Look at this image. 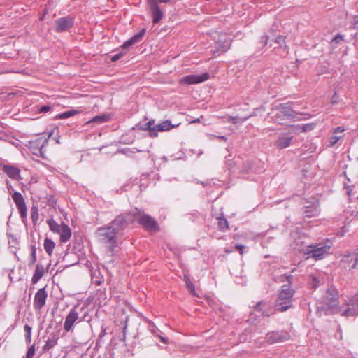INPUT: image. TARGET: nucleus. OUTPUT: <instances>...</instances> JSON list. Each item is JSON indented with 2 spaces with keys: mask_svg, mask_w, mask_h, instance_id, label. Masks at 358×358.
Returning <instances> with one entry per match:
<instances>
[{
  "mask_svg": "<svg viewBox=\"0 0 358 358\" xmlns=\"http://www.w3.org/2000/svg\"><path fill=\"white\" fill-rule=\"evenodd\" d=\"M294 290L289 285H283L278 294L275 307L279 311H285L292 306Z\"/></svg>",
  "mask_w": 358,
  "mask_h": 358,
  "instance_id": "nucleus-1",
  "label": "nucleus"
},
{
  "mask_svg": "<svg viewBox=\"0 0 358 358\" xmlns=\"http://www.w3.org/2000/svg\"><path fill=\"white\" fill-rule=\"evenodd\" d=\"M273 120L278 124H284L287 120H293L296 117L294 110L290 103H281L275 109Z\"/></svg>",
  "mask_w": 358,
  "mask_h": 358,
  "instance_id": "nucleus-2",
  "label": "nucleus"
},
{
  "mask_svg": "<svg viewBox=\"0 0 358 358\" xmlns=\"http://www.w3.org/2000/svg\"><path fill=\"white\" fill-rule=\"evenodd\" d=\"M215 50L213 55L223 54L228 51L231 46L233 40L229 38V35L225 32L217 33V36H215Z\"/></svg>",
  "mask_w": 358,
  "mask_h": 358,
  "instance_id": "nucleus-3",
  "label": "nucleus"
},
{
  "mask_svg": "<svg viewBox=\"0 0 358 358\" xmlns=\"http://www.w3.org/2000/svg\"><path fill=\"white\" fill-rule=\"evenodd\" d=\"M123 222H124V219L122 217H119L113 221L112 226L108 227L107 229H100V231H102L101 235L103 236V240L106 243H111L112 246H115V237L118 231V229L115 227L114 226L117 224H122Z\"/></svg>",
  "mask_w": 358,
  "mask_h": 358,
  "instance_id": "nucleus-4",
  "label": "nucleus"
},
{
  "mask_svg": "<svg viewBox=\"0 0 358 358\" xmlns=\"http://www.w3.org/2000/svg\"><path fill=\"white\" fill-rule=\"evenodd\" d=\"M137 217L139 224H141L146 230L150 231H158L159 230L157 222L151 216L138 213Z\"/></svg>",
  "mask_w": 358,
  "mask_h": 358,
  "instance_id": "nucleus-5",
  "label": "nucleus"
},
{
  "mask_svg": "<svg viewBox=\"0 0 358 358\" xmlns=\"http://www.w3.org/2000/svg\"><path fill=\"white\" fill-rule=\"evenodd\" d=\"M208 79L209 74L208 73H204L201 75H188L179 79L178 83L182 85H195L203 83Z\"/></svg>",
  "mask_w": 358,
  "mask_h": 358,
  "instance_id": "nucleus-6",
  "label": "nucleus"
},
{
  "mask_svg": "<svg viewBox=\"0 0 358 358\" xmlns=\"http://www.w3.org/2000/svg\"><path fill=\"white\" fill-rule=\"evenodd\" d=\"M330 246L324 244L310 245L308 248V254L312 255L315 260L322 259L328 253Z\"/></svg>",
  "mask_w": 358,
  "mask_h": 358,
  "instance_id": "nucleus-7",
  "label": "nucleus"
},
{
  "mask_svg": "<svg viewBox=\"0 0 358 358\" xmlns=\"http://www.w3.org/2000/svg\"><path fill=\"white\" fill-rule=\"evenodd\" d=\"M12 199L17 206L20 216L22 218L25 219L27 215V209L23 196L21 193L15 192L12 195Z\"/></svg>",
  "mask_w": 358,
  "mask_h": 358,
  "instance_id": "nucleus-8",
  "label": "nucleus"
},
{
  "mask_svg": "<svg viewBox=\"0 0 358 358\" xmlns=\"http://www.w3.org/2000/svg\"><path fill=\"white\" fill-rule=\"evenodd\" d=\"M291 338L290 334L287 331H282L278 332H271L266 335V339L269 344L278 342H284Z\"/></svg>",
  "mask_w": 358,
  "mask_h": 358,
  "instance_id": "nucleus-9",
  "label": "nucleus"
},
{
  "mask_svg": "<svg viewBox=\"0 0 358 358\" xmlns=\"http://www.w3.org/2000/svg\"><path fill=\"white\" fill-rule=\"evenodd\" d=\"M147 4L152 17V22L154 24L158 23L164 17L163 10L153 1H147Z\"/></svg>",
  "mask_w": 358,
  "mask_h": 358,
  "instance_id": "nucleus-10",
  "label": "nucleus"
},
{
  "mask_svg": "<svg viewBox=\"0 0 358 358\" xmlns=\"http://www.w3.org/2000/svg\"><path fill=\"white\" fill-rule=\"evenodd\" d=\"M79 314L75 308H72L65 318L64 329L69 332L73 329V325L78 322Z\"/></svg>",
  "mask_w": 358,
  "mask_h": 358,
  "instance_id": "nucleus-11",
  "label": "nucleus"
},
{
  "mask_svg": "<svg viewBox=\"0 0 358 358\" xmlns=\"http://www.w3.org/2000/svg\"><path fill=\"white\" fill-rule=\"evenodd\" d=\"M48 294L45 288H41L36 293L34 299V308L36 310H41L45 306Z\"/></svg>",
  "mask_w": 358,
  "mask_h": 358,
  "instance_id": "nucleus-12",
  "label": "nucleus"
},
{
  "mask_svg": "<svg viewBox=\"0 0 358 358\" xmlns=\"http://www.w3.org/2000/svg\"><path fill=\"white\" fill-rule=\"evenodd\" d=\"M2 170L9 178L15 180H20L22 177L20 176V169L13 165L3 164L2 166Z\"/></svg>",
  "mask_w": 358,
  "mask_h": 358,
  "instance_id": "nucleus-13",
  "label": "nucleus"
},
{
  "mask_svg": "<svg viewBox=\"0 0 358 358\" xmlns=\"http://www.w3.org/2000/svg\"><path fill=\"white\" fill-rule=\"evenodd\" d=\"M73 21L70 17H62L55 21L56 31L61 32L68 30L72 27Z\"/></svg>",
  "mask_w": 358,
  "mask_h": 358,
  "instance_id": "nucleus-14",
  "label": "nucleus"
},
{
  "mask_svg": "<svg viewBox=\"0 0 358 358\" xmlns=\"http://www.w3.org/2000/svg\"><path fill=\"white\" fill-rule=\"evenodd\" d=\"M345 128L342 126L338 127L335 128L333 131L332 136L329 138V146L333 147L334 145H336L339 140H341L343 138L341 134L344 132Z\"/></svg>",
  "mask_w": 358,
  "mask_h": 358,
  "instance_id": "nucleus-15",
  "label": "nucleus"
},
{
  "mask_svg": "<svg viewBox=\"0 0 358 358\" xmlns=\"http://www.w3.org/2000/svg\"><path fill=\"white\" fill-rule=\"evenodd\" d=\"M59 234H60V241L66 243L69 241L71 236V230L67 224L62 223V228Z\"/></svg>",
  "mask_w": 358,
  "mask_h": 358,
  "instance_id": "nucleus-16",
  "label": "nucleus"
},
{
  "mask_svg": "<svg viewBox=\"0 0 358 358\" xmlns=\"http://www.w3.org/2000/svg\"><path fill=\"white\" fill-rule=\"evenodd\" d=\"M293 139V136H280L278 138V139L275 142V145L280 148V149H282V148H285L288 146H289V145L291 144V142Z\"/></svg>",
  "mask_w": 358,
  "mask_h": 358,
  "instance_id": "nucleus-17",
  "label": "nucleus"
},
{
  "mask_svg": "<svg viewBox=\"0 0 358 358\" xmlns=\"http://www.w3.org/2000/svg\"><path fill=\"white\" fill-rule=\"evenodd\" d=\"M145 33V29H143L138 34L134 35L129 40L124 42V44L122 45V47L124 48H127L129 47L130 45H131L136 43H138V41H140L141 40V38L144 36Z\"/></svg>",
  "mask_w": 358,
  "mask_h": 358,
  "instance_id": "nucleus-18",
  "label": "nucleus"
},
{
  "mask_svg": "<svg viewBox=\"0 0 358 358\" xmlns=\"http://www.w3.org/2000/svg\"><path fill=\"white\" fill-rule=\"evenodd\" d=\"M179 125H180V123L171 124L170 120H165V121H163L162 122L157 124V129L160 132L169 131L171 130L172 129L178 127Z\"/></svg>",
  "mask_w": 358,
  "mask_h": 358,
  "instance_id": "nucleus-19",
  "label": "nucleus"
},
{
  "mask_svg": "<svg viewBox=\"0 0 358 358\" xmlns=\"http://www.w3.org/2000/svg\"><path fill=\"white\" fill-rule=\"evenodd\" d=\"M44 274V267L42 265L37 264L35 272L33 275L31 281L33 284L37 283Z\"/></svg>",
  "mask_w": 358,
  "mask_h": 358,
  "instance_id": "nucleus-20",
  "label": "nucleus"
},
{
  "mask_svg": "<svg viewBox=\"0 0 358 358\" xmlns=\"http://www.w3.org/2000/svg\"><path fill=\"white\" fill-rule=\"evenodd\" d=\"M44 249L49 256H51L55 247V243L50 238H45L44 240Z\"/></svg>",
  "mask_w": 358,
  "mask_h": 358,
  "instance_id": "nucleus-21",
  "label": "nucleus"
},
{
  "mask_svg": "<svg viewBox=\"0 0 358 358\" xmlns=\"http://www.w3.org/2000/svg\"><path fill=\"white\" fill-rule=\"evenodd\" d=\"M110 119V117L109 115H97L94 117L91 120L87 122V124L90 123H103L109 121Z\"/></svg>",
  "mask_w": 358,
  "mask_h": 358,
  "instance_id": "nucleus-22",
  "label": "nucleus"
},
{
  "mask_svg": "<svg viewBox=\"0 0 358 358\" xmlns=\"http://www.w3.org/2000/svg\"><path fill=\"white\" fill-rule=\"evenodd\" d=\"M50 231L54 233L59 234L62 228V224H59L54 219H49L47 220Z\"/></svg>",
  "mask_w": 358,
  "mask_h": 358,
  "instance_id": "nucleus-23",
  "label": "nucleus"
},
{
  "mask_svg": "<svg viewBox=\"0 0 358 358\" xmlns=\"http://www.w3.org/2000/svg\"><path fill=\"white\" fill-rule=\"evenodd\" d=\"M329 295L331 296L329 298L327 303L330 309H334L338 306V294L336 292H335L334 294L329 293Z\"/></svg>",
  "mask_w": 358,
  "mask_h": 358,
  "instance_id": "nucleus-24",
  "label": "nucleus"
},
{
  "mask_svg": "<svg viewBox=\"0 0 358 358\" xmlns=\"http://www.w3.org/2000/svg\"><path fill=\"white\" fill-rule=\"evenodd\" d=\"M316 127L315 123H309L304 124L301 125H297L295 127L296 129L300 132H307L310 131Z\"/></svg>",
  "mask_w": 358,
  "mask_h": 358,
  "instance_id": "nucleus-25",
  "label": "nucleus"
},
{
  "mask_svg": "<svg viewBox=\"0 0 358 358\" xmlns=\"http://www.w3.org/2000/svg\"><path fill=\"white\" fill-rule=\"evenodd\" d=\"M80 112V111L79 110H71L66 111L64 113L59 114L56 117V118H57V119H66V118H69V117H70L71 116H73V115H76L77 114H79Z\"/></svg>",
  "mask_w": 358,
  "mask_h": 358,
  "instance_id": "nucleus-26",
  "label": "nucleus"
},
{
  "mask_svg": "<svg viewBox=\"0 0 358 358\" xmlns=\"http://www.w3.org/2000/svg\"><path fill=\"white\" fill-rule=\"evenodd\" d=\"M31 215L34 224H36L39 219L38 210L36 206H33L31 209Z\"/></svg>",
  "mask_w": 358,
  "mask_h": 358,
  "instance_id": "nucleus-27",
  "label": "nucleus"
},
{
  "mask_svg": "<svg viewBox=\"0 0 358 358\" xmlns=\"http://www.w3.org/2000/svg\"><path fill=\"white\" fill-rule=\"evenodd\" d=\"M218 227L220 230L225 231L229 229L228 222L225 218L219 217L218 218Z\"/></svg>",
  "mask_w": 358,
  "mask_h": 358,
  "instance_id": "nucleus-28",
  "label": "nucleus"
},
{
  "mask_svg": "<svg viewBox=\"0 0 358 358\" xmlns=\"http://www.w3.org/2000/svg\"><path fill=\"white\" fill-rule=\"evenodd\" d=\"M24 329L25 332L26 341L29 343L31 341V327L29 325L26 324Z\"/></svg>",
  "mask_w": 358,
  "mask_h": 358,
  "instance_id": "nucleus-29",
  "label": "nucleus"
},
{
  "mask_svg": "<svg viewBox=\"0 0 358 358\" xmlns=\"http://www.w3.org/2000/svg\"><path fill=\"white\" fill-rule=\"evenodd\" d=\"M56 344L57 341L55 339H48V341H46L43 346V350L48 351L50 349L52 348Z\"/></svg>",
  "mask_w": 358,
  "mask_h": 358,
  "instance_id": "nucleus-30",
  "label": "nucleus"
},
{
  "mask_svg": "<svg viewBox=\"0 0 358 358\" xmlns=\"http://www.w3.org/2000/svg\"><path fill=\"white\" fill-rule=\"evenodd\" d=\"M186 282V285L188 288V289L190 291L191 294L194 296H197V294L196 292V290H195V287H194V285H193V283L189 280V279H187L185 280Z\"/></svg>",
  "mask_w": 358,
  "mask_h": 358,
  "instance_id": "nucleus-31",
  "label": "nucleus"
},
{
  "mask_svg": "<svg viewBox=\"0 0 358 358\" xmlns=\"http://www.w3.org/2000/svg\"><path fill=\"white\" fill-rule=\"evenodd\" d=\"M154 122H155V121L153 120H150L149 122L145 123L143 127H141V130H144V131H149V130H150L151 129H152V127H154L153 126Z\"/></svg>",
  "mask_w": 358,
  "mask_h": 358,
  "instance_id": "nucleus-32",
  "label": "nucleus"
},
{
  "mask_svg": "<svg viewBox=\"0 0 358 358\" xmlns=\"http://www.w3.org/2000/svg\"><path fill=\"white\" fill-rule=\"evenodd\" d=\"M159 131L157 129V126L152 127V129L148 131V135L151 138H155L158 136V132Z\"/></svg>",
  "mask_w": 358,
  "mask_h": 358,
  "instance_id": "nucleus-33",
  "label": "nucleus"
},
{
  "mask_svg": "<svg viewBox=\"0 0 358 358\" xmlns=\"http://www.w3.org/2000/svg\"><path fill=\"white\" fill-rule=\"evenodd\" d=\"M36 261V249L34 246L31 248V261L29 264H34Z\"/></svg>",
  "mask_w": 358,
  "mask_h": 358,
  "instance_id": "nucleus-34",
  "label": "nucleus"
},
{
  "mask_svg": "<svg viewBox=\"0 0 358 358\" xmlns=\"http://www.w3.org/2000/svg\"><path fill=\"white\" fill-rule=\"evenodd\" d=\"M275 42L280 45H283L286 43V37L282 35H279L275 38Z\"/></svg>",
  "mask_w": 358,
  "mask_h": 358,
  "instance_id": "nucleus-35",
  "label": "nucleus"
},
{
  "mask_svg": "<svg viewBox=\"0 0 358 358\" xmlns=\"http://www.w3.org/2000/svg\"><path fill=\"white\" fill-rule=\"evenodd\" d=\"M35 354V348L34 345H31L27 352L26 358H32Z\"/></svg>",
  "mask_w": 358,
  "mask_h": 358,
  "instance_id": "nucleus-36",
  "label": "nucleus"
},
{
  "mask_svg": "<svg viewBox=\"0 0 358 358\" xmlns=\"http://www.w3.org/2000/svg\"><path fill=\"white\" fill-rule=\"evenodd\" d=\"M235 248H236V250H238V252H240V254H241V255H243V252H244L243 250H244V248H245V246H244V245H240V244H237V245H236V247H235Z\"/></svg>",
  "mask_w": 358,
  "mask_h": 358,
  "instance_id": "nucleus-37",
  "label": "nucleus"
},
{
  "mask_svg": "<svg viewBox=\"0 0 358 358\" xmlns=\"http://www.w3.org/2000/svg\"><path fill=\"white\" fill-rule=\"evenodd\" d=\"M50 110V107L48 106H42L40 109H39V112L40 113H46L48 111H49Z\"/></svg>",
  "mask_w": 358,
  "mask_h": 358,
  "instance_id": "nucleus-38",
  "label": "nucleus"
},
{
  "mask_svg": "<svg viewBox=\"0 0 358 358\" xmlns=\"http://www.w3.org/2000/svg\"><path fill=\"white\" fill-rule=\"evenodd\" d=\"M122 57V55L121 54H117V55H115L112 57L111 58V60L113 62H115L117 60H118L120 57Z\"/></svg>",
  "mask_w": 358,
  "mask_h": 358,
  "instance_id": "nucleus-39",
  "label": "nucleus"
},
{
  "mask_svg": "<svg viewBox=\"0 0 358 358\" xmlns=\"http://www.w3.org/2000/svg\"><path fill=\"white\" fill-rule=\"evenodd\" d=\"M337 101H338V96L335 93L331 98V103H337Z\"/></svg>",
  "mask_w": 358,
  "mask_h": 358,
  "instance_id": "nucleus-40",
  "label": "nucleus"
},
{
  "mask_svg": "<svg viewBox=\"0 0 358 358\" xmlns=\"http://www.w3.org/2000/svg\"><path fill=\"white\" fill-rule=\"evenodd\" d=\"M229 122L236 124L238 122L237 117H230L228 120Z\"/></svg>",
  "mask_w": 358,
  "mask_h": 358,
  "instance_id": "nucleus-41",
  "label": "nucleus"
},
{
  "mask_svg": "<svg viewBox=\"0 0 358 358\" xmlns=\"http://www.w3.org/2000/svg\"><path fill=\"white\" fill-rule=\"evenodd\" d=\"M341 40H343V36L341 35H337L334 38L333 41L338 42V41Z\"/></svg>",
  "mask_w": 358,
  "mask_h": 358,
  "instance_id": "nucleus-42",
  "label": "nucleus"
},
{
  "mask_svg": "<svg viewBox=\"0 0 358 358\" xmlns=\"http://www.w3.org/2000/svg\"><path fill=\"white\" fill-rule=\"evenodd\" d=\"M211 136L213 137V138L216 137V138H220L221 140H223L224 141H227V138L224 136H216L215 135H211Z\"/></svg>",
  "mask_w": 358,
  "mask_h": 358,
  "instance_id": "nucleus-43",
  "label": "nucleus"
},
{
  "mask_svg": "<svg viewBox=\"0 0 358 358\" xmlns=\"http://www.w3.org/2000/svg\"><path fill=\"white\" fill-rule=\"evenodd\" d=\"M318 282H319L318 280H317V279L314 278H313V287H315V288L317 287V285H318Z\"/></svg>",
  "mask_w": 358,
  "mask_h": 358,
  "instance_id": "nucleus-44",
  "label": "nucleus"
},
{
  "mask_svg": "<svg viewBox=\"0 0 358 358\" xmlns=\"http://www.w3.org/2000/svg\"><path fill=\"white\" fill-rule=\"evenodd\" d=\"M261 305H262V303H259L256 307H255V310H261Z\"/></svg>",
  "mask_w": 358,
  "mask_h": 358,
  "instance_id": "nucleus-45",
  "label": "nucleus"
},
{
  "mask_svg": "<svg viewBox=\"0 0 358 358\" xmlns=\"http://www.w3.org/2000/svg\"><path fill=\"white\" fill-rule=\"evenodd\" d=\"M200 122L199 118H197V119H196L194 120L191 121L190 123L192 124V123H196V122Z\"/></svg>",
  "mask_w": 358,
  "mask_h": 358,
  "instance_id": "nucleus-46",
  "label": "nucleus"
},
{
  "mask_svg": "<svg viewBox=\"0 0 358 358\" xmlns=\"http://www.w3.org/2000/svg\"><path fill=\"white\" fill-rule=\"evenodd\" d=\"M348 195H349V196H350V197H352V196H354V194H352V190H351V189H350V190H349V191L348 192Z\"/></svg>",
  "mask_w": 358,
  "mask_h": 358,
  "instance_id": "nucleus-47",
  "label": "nucleus"
},
{
  "mask_svg": "<svg viewBox=\"0 0 358 358\" xmlns=\"http://www.w3.org/2000/svg\"><path fill=\"white\" fill-rule=\"evenodd\" d=\"M160 339H161V341H162L163 343H167V342H166V340L164 338H163V337H162V336H161V337H160Z\"/></svg>",
  "mask_w": 358,
  "mask_h": 358,
  "instance_id": "nucleus-48",
  "label": "nucleus"
},
{
  "mask_svg": "<svg viewBox=\"0 0 358 358\" xmlns=\"http://www.w3.org/2000/svg\"><path fill=\"white\" fill-rule=\"evenodd\" d=\"M308 213V211L305 212V216L306 217H310V216Z\"/></svg>",
  "mask_w": 358,
  "mask_h": 358,
  "instance_id": "nucleus-49",
  "label": "nucleus"
},
{
  "mask_svg": "<svg viewBox=\"0 0 358 358\" xmlns=\"http://www.w3.org/2000/svg\"><path fill=\"white\" fill-rule=\"evenodd\" d=\"M52 134V133H50V134H49L48 138H50V137L51 136Z\"/></svg>",
  "mask_w": 358,
  "mask_h": 358,
  "instance_id": "nucleus-50",
  "label": "nucleus"
},
{
  "mask_svg": "<svg viewBox=\"0 0 358 358\" xmlns=\"http://www.w3.org/2000/svg\"><path fill=\"white\" fill-rule=\"evenodd\" d=\"M57 141V143H59V140H58V139H57V141Z\"/></svg>",
  "mask_w": 358,
  "mask_h": 358,
  "instance_id": "nucleus-51",
  "label": "nucleus"
},
{
  "mask_svg": "<svg viewBox=\"0 0 358 358\" xmlns=\"http://www.w3.org/2000/svg\"><path fill=\"white\" fill-rule=\"evenodd\" d=\"M1 73H3V72H1V71H0V74H1Z\"/></svg>",
  "mask_w": 358,
  "mask_h": 358,
  "instance_id": "nucleus-52",
  "label": "nucleus"
},
{
  "mask_svg": "<svg viewBox=\"0 0 358 358\" xmlns=\"http://www.w3.org/2000/svg\"><path fill=\"white\" fill-rule=\"evenodd\" d=\"M357 199H358V196H357Z\"/></svg>",
  "mask_w": 358,
  "mask_h": 358,
  "instance_id": "nucleus-53",
  "label": "nucleus"
}]
</instances>
